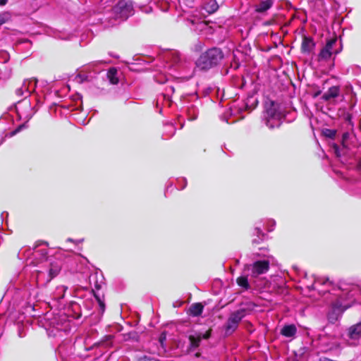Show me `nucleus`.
<instances>
[{"label": "nucleus", "mask_w": 361, "mask_h": 361, "mask_svg": "<svg viewBox=\"0 0 361 361\" xmlns=\"http://www.w3.org/2000/svg\"><path fill=\"white\" fill-rule=\"evenodd\" d=\"M68 241H72V239L68 238Z\"/></svg>", "instance_id": "72a5a7b5"}, {"label": "nucleus", "mask_w": 361, "mask_h": 361, "mask_svg": "<svg viewBox=\"0 0 361 361\" xmlns=\"http://www.w3.org/2000/svg\"><path fill=\"white\" fill-rule=\"evenodd\" d=\"M264 116L267 126L274 128L281 125L283 114L279 110L278 105L271 102L270 107L267 109Z\"/></svg>", "instance_id": "f03ea898"}, {"label": "nucleus", "mask_w": 361, "mask_h": 361, "mask_svg": "<svg viewBox=\"0 0 361 361\" xmlns=\"http://www.w3.org/2000/svg\"><path fill=\"white\" fill-rule=\"evenodd\" d=\"M334 152H335V154H336V156H337V157H340V156H341V154H340V152H339V150H338V146L335 145V146L334 147Z\"/></svg>", "instance_id": "cd10ccee"}, {"label": "nucleus", "mask_w": 361, "mask_h": 361, "mask_svg": "<svg viewBox=\"0 0 361 361\" xmlns=\"http://www.w3.org/2000/svg\"><path fill=\"white\" fill-rule=\"evenodd\" d=\"M107 78L110 82L114 85L118 83V71L116 68H111L107 72Z\"/></svg>", "instance_id": "dca6fc26"}, {"label": "nucleus", "mask_w": 361, "mask_h": 361, "mask_svg": "<svg viewBox=\"0 0 361 361\" xmlns=\"http://www.w3.org/2000/svg\"><path fill=\"white\" fill-rule=\"evenodd\" d=\"M10 18V14L7 12L0 13V25L5 23Z\"/></svg>", "instance_id": "4be33fe9"}, {"label": "nucleus", "mask_w": 361, "mask_h": 361, "mask_svg": "<svg viewBox=\"0 0 361 361\" xmlns=\"http://www.w3.org/2000/svg\"><path fill=\"white\" fill-rule=\"evenodd\" d=\"M325 134L326 136L329 137H334L336 135V131L331 130H326Z\"/></svg>", "instance_id": "393cba45"}, {"label": "nucleus", "mask_w": 361, "mask_h": 361, "mask_svg": "<svg viewBox=\"0 0 361 361\" xmlns=\"http://www.w3.org/2000/svg\"><path fill=\"white\" fill-rule=\"evenodd\" d=\"M297 332V328L294 324L285 325L281 330V334L287 338L294 337Z\"/></svg>", "instance_id": "f8f14e48"}, {"label": "nucleus", "mask_w": 361, "mask_h": 361, "mask_svg": "<svg viewBox=\"0 0 361 361\" xmlns=\"http://www.w3.org/2000/svg\"><path fill=\"white\" fill-rule=\"evenodd\" d=\"M274 2L272 0L261 1L255 6V11L257 13H264L271 8Z\"/></svg>", "instance_id": "4468645a"}, {"label": "nucleus", "mask_w": 361, "mask_h": 361, "mask_svg": "<svg viewBox=\"0 0 361 361\" xmlns=\"http://www.w3.org/2000/svg\"><path fill=\"white\" fill-rule=\"evenodd\" d=\"M350 307V304L343 305L340 301H337L334 305L333 308H334V311H338L339 313H342L344 310H345L346 309H348Z\"/></svg>", "instance_id": "aec40b11"}, {"label": "nucleus", "mask_w": 361, "mask_h": 361, "mask_svg": "<svg viewBox=\"0 0 361 361\" xmlns=\"http://www.w3.org/2000/svg\"><path fill=\"white\" fill-rule=\"evenodd\" d=\"M348 344L356 345L361 338V322L354 324L348 329Z\"/></svg>", "instance_id": "0eeeda50"}, {"label": "nucleus", "mask_w": 361, "mask_h": 361, "mask_svg": "<svg viewBox=\"0 0 361 361\" xmlns=\"http://www.w3.org/2000/svg\"><path fill=\"white\" fill-rule=\"evenodd\" d=\"M337 43L336 38H331L326 42V45L320 51L318 59L319 61L329 60L332 54H337L341 51V49H334V47Z\"/></svg>", "instance_id": "423d86ee"}, {"label": "nucleus", "mask_w": 361, "mask_h": 361, "mask_svg": "<svg viewBox=\"0 0 361 361\" xmlns=\"http://www.w3.org/2000/svg\"><path fill=\"white\" fill-rule=\"evenodd\" d=\"M347 120L350 122V115H348L347 116Z\"/></svg>", "instance_id": "7c9ffc66"}, {"label": "nucleus", "mask_w": 361, "mask_h": 361, "mask_svg": "<svg viewBox=\"0 0 361 361\" xmlns=\"http://www.w3.org/2000/svg\"><path fill=\"white\" fill-rule=\"evenodd\" d=\"M106 63L104 61H93L86 66H85L81 72L90 73L92 71L94 73H97L101 71L100 66Z\"/></svg>", "instance_id": "1a4fd4ad"}, {"label": "nucleus", "mask_w": 361, "mask_h": 361, "mask_svg": "<svg viewBox=\"0 0 361 361\" xmlns=\"http://www.w3.org/2000/svg\"><path fill=\"white\" fill-rule=\"evenodd\" d=\"M269 269V262L267 260L256 261L252 264H246L245 271H251L252 277H257L258 276L266 273Z\"/></svg>", "instance_id": "39448f33"}, {"label": "nucleus", "mask_w": 361, "mask_h": 361, "mask_svg": "<svg viewBox=\"0 0 361 361\" xmlns=\"http://www.w3.org/2000/svg\"><path fill=\"white\" fill-rule=\"evenodd\" d=\"M210 336V332L207 331L204 334H196L194 335H190L189 336V340L190 342V345L192 348H197L199 346L200 343L202 340V338L207 339Z\"/></svg>", "instance_id": "9d476101"}, {"label": "nucleus", "mask_w": 361, "mask_h": 361, "mask_svg": "<svg viewBox=\"0 0 361 361\" xmlns=\"http://www.w3.org/2000/svg\"><path fill=\"white\" fill-rule=\"evenodd\" d=\"M315 43L312 37H304L302 42V51L305 54H310L314 49Z\"/></svg>", "instance_id": "9b49d317"}, {"label": "nucleus", "mask_w": 361, "mask_h": 361, "mask_svg": "<svg viewBox=\"0 0 361 361\" xmlns=\"http://www.w3.org/2000/svg\"><path fill=\"white\" fill-rule=\"evenodd\" d=\"M329 279H326L325 281L323 280V279H316L315 281H314V283L317 284V283H321V284H327L329 283Z\"/></svg>", "instance_id": "a878e982"}, {"label": "nucleus", "mask_w": 361, "mask_h": 361, "mask_svg": "<svg viewBox=\"0 0 361 361\" xmlns=\"http://www.w3.org/2000/svg\"><path fill=\"white\" fill-rule=\"evenodd\" d=\"M95 298L99 304V309H100L101 312H104V310H105V304H104V301L97 295H95Z\"/></svg>", "instance_id": "b1692460"}, {"label": "nucleus", "mask_w": 361, "mask_h": 361, "mask_svg": "<svg viewBox=\"0 0 361 361\" xmlns=\"http://www.w3.org/2000/svg\"><path fill=\"white\" fill-rule=\"evenodd\" d=\"M350 137L349 133H344L342 136V145L343 147L348 148V140Z\"/></svg>", "instance_id": "412c9836"}, {"label": "nucleus", "mask_w": 361, "mask_h": 361, "mask_svg": "<svg viewBox=\"0 0 361 361\" xmlns=\"http://www.w3.org/2000/svg\"><path fill=\"white\" fill-rule=\"evenodd\" d=\"M236 281L238 285L243 289L248 290L250 288V284L247 276H241L237 279Z\"/></svg>", "instance_id": "6ab92c4d"}, {"label": "nucleus", "mask_w": 361, "mask_h": 361, "mask_svg": "<svg viewBox=\"0 0 361 361\" xmlns=\"http://www.w3.org/2000/svg\"><path fill=\"white\" fill-rule=\"evenodd\" d=\"M68 288L65 286H59L56 288V290L53 293V297L56 300H60L63 299L65 295V293L67 290Z\"/></svg>", "instance_id": "f3484780"}, {"label": "nucleus", "mask_w": 361, "mask_h": 361, "mask_svg": "<svg viewBox=\"0 0 361 361\" xmlns=\"http://www.w3.org/2000/svg\"><path fill=\"white\" fill-rule=\"evenodd\" d=\"M77 78L80 79V81L82 82L84 80H86L88 78V76L85 74H82V73H80L78 74Z\"/></svg>", "instance_id": "bb28decb"}, {"label": "nucleus", "mask_w": 361, "mask_h": 361, "mask_svg": "<svg viewBox=\"0 0 361 361\" xmlns=\"http://www.w3.org/2000/svg\"><path fill=\"white\" fill-rule=\"evenodd\" d=\"M245 317V310L240 309L232 312L226 324L225 331L227 335L233 333L238 326L240 321Z\"/></svg>", "instance_id": "20e7f679"}, {"label": "nucleus", "mask_w": 361, "mask_h": 361, "mask_svg": "<svg viewBox=\"0 0 361 361\" xmlns=\"http://www.w3.org/2000/svg\"><path fill=\"white\" fill-rule=\"evenodd\" d=\"M8 2V0H0V6H4Z\"/></svg>", "instance_id": "c85d7f7f"}, {"label": "nucleus", "mask_w": 361, "mask_h": 361, "mask_svg": "<svg viewBox=\"0 0 361 361\" xmlns=\"http://www.w3.org/2000/svg\"><path fill=\"white\" fill-rule=\"evenodd\" d=\"M312 289H314V288H314V285H312Z\"/></svg>", "instance_id": "f704fd0d"}, {"label": "nucleus", "mask_w": 361, "mask_h": 361, "mask_svg": "<svg viewBox=\"0 0 361 361\" xmlns=\"http://www.w3.org/2000/svg\"><path fill=\"white\" fill-rule=\"evenodd\" d=\"M358 167L361 170V159H360V162L358 164Z\"/></svg>", "instance_id": "2f4dec72"}, {"label": "nucleus", "mask_w": 361, "mask_h": 361, "mask_svg": "<svg viewBox=\"0 0 361 361\" xmlns=\"http://www.w3.org/2000/svg\"><path fill=\"white\" fill-rule=\"evenodd\" d=\"M221 49L212 48L203 53L197 61V66L202 70H208L216 66L223 59Z\"/></svg>", "instance_id": "f257e3e1"}, {"label": "nucleus", "mask_w": 361, "mask_h": 361, "mask_svg": "<svg viewBox=\"0 0 361 361\" xmlns=\"http://www.w3.org/2000/svg\"><path fill=\"white\" fill-rule=\"evenodd\" d=\"M37 87V80L35 78L26 80L24 81L21 88L18 90V94L23 95V91H25L27 94L29 95L31 92H33L35 90Z\"/></svg>", "instance_id": "6e6552de"}, {"label": "nucleus", "mask_w": 361, "mask_h": 361, "mask_svg": "<svg viewBox=\"0 0 361 361\" xmlns=\"http://www.w3.org/2000/svg\"><path fill=\"white\" fill-rule=\"evenodd\" d=\"M256 229L257 230V233L260 232L259 228H257Z\"/></svg>", "instance_id": "473e14b6"}, {"label": "nucleus", "mask_w": 361, "mask_h": 361, "mask_svg": "<svg viewBox=\"0 0 361 361\" xmlns=\"http://www.w3.org/2000/svg\"><path fill=\"white\" fill-rule=\"evenodd\" d=\"M203 311V305L201 303L192 304L189 309V314L191 316L197 317L202 314Z\"/></svg>", "instance_id": "2eb2a0df"}, {"label": "nucleus", "mask_w": 361, "mask_h": 361, "mask_svg": "<svg viewBox=\"0 0 361 361\" xmlns=\"http://www.w3.org/2000/svg\"><path fill=\"white\" fill-rule=\"evenodd\" d=\"M61 270V265L57 263H51L49 274L50 279L55 277Z\"/></svg>", "instance_id": "a211bd4d"}, {"label": "nucleus", "mask_w": 361, "mask_h": 361, "mask_svg": "<svg viewBox=\"0 0 361 361\" xmlns=\"http://www.w3.org/2000/svg\"><path fill=\"white\" fill-rule=\"evenodd\" d=\"M340 94V88L338 86L331 87L326 92L322 95V99L329 101L331 99L337 97Z\"/></svg>", "instance_id": "ddd939ff"}, {"label": "nucleus", "mask_w": 361, "mask_h": 361, "mask_svg": "<svg viewBox=\"0 0 361 361\" xmlns=\"http://www.w3.org/2000/svg\"><path fill=\"white\" fill-rule=\"evenodd\" d=\"M35 257H37L39 255H42V260L46 259L47 251L45 250H35L33 252Z\"/></svg>", "instance_id": "5701e85b"}, {"label": "nucleus", "mask_w": 361, "mask_h": 361, "mask_svg": "<svg viewBox=\"0 0 361 361\" xmlns=\"http://www.w3.org/2000/svg\"><path fill=\"white\" fill-rule=\"evenodd\" d=\"M115 17L121 20H126L134 13L133 2L130 0H121L113 8Z\"/></svg>", "instance_id": "7ed1b4c3"}, {"label": "nucleus", "mask_w": 361, "mask_h": 361, "mask_svg": "<svg viewBox=\"0 0 361 361\" xmlns=\"http://www.w3.org/2000/svg\"><path fill=\"white\" fill-rule=\"evenodd\" d=\"M20 128H18L17 130H16L14 132L12 133V135H15L17 132H18L20 130Z\"/></svg>", "instance_id": "c756f323"}]
</instances>
